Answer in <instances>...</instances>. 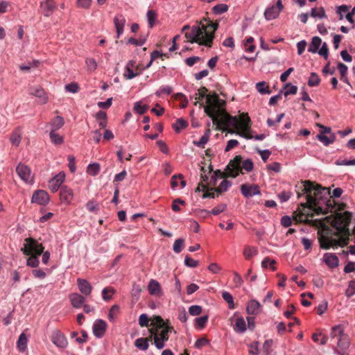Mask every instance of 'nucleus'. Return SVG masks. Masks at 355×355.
I'll list each match as a JSON object with an SVG mask.
<instances>
[{
    "label": "nucleus",
    "mask_w": 355,
    "mask_h": 355,
    "mask_svg": "<svg viewBox=\"0 0 355 355\" xmlns=\"http://www.w3.org/2000/svg\"><path fill=\"white\" fill-rule=\"evenodd\" d=\"M286 89L284 91V94L287 96L291 94H295L297 92V87L295 85H291L290 83H287L285 85Z\"/></svg>",
    "instance_id": "nucleus-50"
},
{
    "label": "nucleus",
    "mask_w": 355,
    "mask_h": 355,
    "mask_svg": "<svg viewBox=\"0 0 355 355\" xmlns=\"http://www.w3.org/2000/svg\"><path fill=\"white\" fill-rule=\"evenodd\" d=\"M226 207H227L226 204H220V205H217L216 207H215L214 208H213L210 211L203 209V210H202V212H205L207 214H211L213 215H218L219 214L224 211L225 210Z\"/></svg>",
    "instance_id": "nucleus-37"
},
{
    "label": "nucleus",
    "mask_w": 355,
    "mask_h": 355,
    "mask_svg": "<svg viewBox=\"0 0 355 355\" xmlns=\"http://www.w3.org/2000/svg\"><path fill=\"white\" fill-rule=\"evenodd\" d=\"M184 264L190 268H196L198 265V261L192 259L189 256H186L184 259Z\"/></svg>",
    "instance_id": "nucleus-59"
},
{
    "label": "nucleus",
    "mask_w": 355,
    "mask_h": 355,
    "mask_svg": "<svg viewBox=\"0 0 355 355\" xmlns=\"http://www.w3.org/2000/svg\"><path fill=\"white\" fill-rule=\"evenodd\" d=\"M146 17H147L149 27L153 28L155 24L156 18H157V15H156L155 12L153 10H149L147 12Z\"/></svg>",
    "instance_id": "nucleus-45"
},
{
    "label": "nucleus",
    "mask_w": 355,
    "mask_h": 355,
    "mask_svg": "<svg viewBox=\"0 0 355 355\" xmlns=\"http://www.w3.org/2000/svg\"><path fill=\"white\" fill-rule=\"evenodd\" d=\"M69 298L72 306L75 309L81 308L85 302V297L78 293L70 294Z\"/></svg>",
    "instance_id": "nucleus-20"
},
{
    "label": "nucleus",
    "mask_w": 355,
    "mask_h": 355,
    "mask_svg": "<svg viewBox=\"0 0 355 355\" xmlns=\"http://www.w3.org/2000/svg\"><path fill=\"white\" fill-rule=\"evenodd\" d=\"M44 16L49 17L55 10V3L53 0H46L40 5Z\"/></svg>",
    "instance_id": "nucleus-23"
},
{
    "label": "nucleus",
    "mask_w": 355,
    "mask_h": 355,
    "mask_svg": "<svg viewBox=\"0 0 355 355\" xmlns=\"http://www.w3.org/2000/svg\"><path fill=\"white\" fill-rule=\"evenodd\" d=\"M352 214L349 211L331 214L324 218L315 220L318 226L320 247L329 249L335 246L345 247L349 243L350 232L348 225Z\"/></svg>",
    "instance_id": "nucleus-1"
},
{
    "label": "nucleus",
    "mask_w": 355,
    "mask_h": 355,
    "mask_svg": "<svg viewBox=\"0 0 355 355\" xmlns=\"http://www.w3.org/2000/svg\"><path fill=\"white\" fill-rule=\"evenodd\" d=\"M317 53L322 56L326 60H327L329 58V49L327 44L324 42L322 45V47L318 50Z\"/></svg>",
    "instance_id": "nucleus-53"
},
{
    "label": "nucleus",
    "mask_w": 355,
    "mask_h": 355,
    "mask_svg": "<svg viewBox=\"0 0 355 355\" xmlns=\"http://www.w3.org/2000/svg\"><path fill=\"white\" fill-rule=\"evenodd\" d=\"M100 171V165L98 163L89 164L87 168L88 174L92 176L96 175Z\"/></svg>",
    "instance_id": "nucleus-41"
},
{
    "label": "nucleus",
    "mask_w": 355,
    "mask_h": 355,
    "mask_svg": "<svg viewBox=\"0 0 355 355\" xmlns=\"http://www.w3.org/2000/svg\"><path fill=\"white\" fill-rule=\"evenodd\" d=\"M138 75H139V73L134 72L132 69L125 68V69H124L123 76L128 80H131V79L135 78L136 76H137Z\"/></svg>",
    "instance_id": "nucleus-61"
},
{
    "label": "nucleus",
    "mask_w": 355,
    "mask_h": 355,
    "mask_svg": "<svg viewBox=\"0 0 355 355\" xmlns=\"http://www.w3.org/2000/svg\"><path fill=\"white\" fill-rule=\"evenodd\" d=\"M30 94L40 98L42 103H46L48 101V97L44 90L40 87L31 88Z\"/></svg>",
    "instance_id": "nucleus-26"
},
{
    "label": "nucleus",
    "mask_w": 355,
    "mask_h": 355,
    "mask_svg": "<svg viewBox=\"0 0 355 355\" xmlns=\"http://www.w3.org/2000/svg\"><path fill=\"white\" fill-rule=\"evenodd\" d=\"M228 10V6L225 3L217 4L212 8V12L214 15H221Z\"/></svg>",
    "instance_id": "nucleus-43"
},
{
    "label": "nucleus",
    "mask_w": 355,
    "mask_h": 355,
    "mask_svg": "<svg viewBox=\"0 0 355 355\" xmlns=\"http://www.w3.org/2000/svg\"><path fill=\"white\" fill-rule=\"evenodd\" d=\"M254 168V164L252 159H247L242 162V157L241 155H236L234 158L230 160V163L226 167L225 174L228 177L236 178L241 170L244 169L247 172H250Z\"/></svg>",
    "instance_id": "nucleus-5"
},
{
    "label": "nucleus",
    "mask_w": 355,
    "mask_h": 355,
    "mask_svg": "<svg viewBox=\"0 0 355 355\" xmlns=\"http://www.w3.org/2000/svg\"><path fill=\"white\" fill-rule=\"evenodd\" d=\"M218 26V23L210 21L207 24L200 22L196 26H193L190 31L185 33V37L191 43H198L200 45L211 47Z\"/></svg>",
    "instance_id": "nucleus-3"
},
{
    "label": "nucleus",
    "mask_w": 355,
    "mask_h": 355,
    "mask_svg": "<svg viewBox=\"0 0 355 355\" xmlns=\"http://www.w3.org/2000/svg\"><path fill=\"white\" fill-rule=\"evenodd\" d=\"M241 192L245 198H251L261 194L259 187L257 184H243L241 186Z\"/></svg>",
    "instance_id": "nucleus-12"
},
{
    "label": "nucleus",
    "mask_w": 355,
    "mask_h": 355,
    "mask_svg": "<svg viewBox=\"0 0 355 355\" xmlns=\"http://www.w3.org/2000/svg\"><path fill=\"white\" fill-rule=\"evenodd\" d=\"M208 321V315H202L196 318L194 320V326L196 328L201 329H203Z\"/></svg>",
    "instance_id": "nucleus-34"
},
{
    "label": "nucleus",
    "mask_w": 355,
    "mask_h": 355,
    "mask_svg": "<svg viewBox=\"0 0 355 355\" xmlns=\"http://www.w3.org/2000/svg\"><path fill=\"white\" fill-rule=\"evenodd\" d=\"M291 196V193L290 191H282L278 193L277 197L281 202H285L288 201Z\"/></svg>",
    "instance_id": "nucleus-62"
},
{
    "label": "nucleus",
    "mask_w": 355,
    "mask_h": 355,
    "mask_svg": "<svg viewBox=\"0 0 355 355\" xmlns=\"http://www.w3.org/2000/svg\"><path fill=\"white\" fill-rule=\"evenodd\" d=\"M64 123V119L62 116H55L49 122L50 132H56L63 126Z\"/></svg>",
    "instance_id": "nucleus-25"
},
{
    "label": "nucleus",
    "mask_w": 355,
    "mask_h": 355,
    "mask_svg": "<svg viewBox=\"0 0 355 355\" xmlns=\"http://www.w3.org/2000/svg\"><path fill=\"white\" fill-rule=\"evenodd\" d=\"M187 125V123L183 119H178L176 122L173 125V128L175 132H178L182 129L186 128Z\"/></svg>",
    "instance_id": "nucleus-46"
},
{
    "label": "nucleus",
    "mask_w": 355,
    "mask_h": 355,
    "mask_svg": "<svg viewBox=\"0 0 355 355\" xmlns=\"http://www.w3.org/2000/svg\"><path fill=\"white\" fill-rule=\"evenodd\" d=\"M220 116H224V123L228 126H232L237 128L239 125V121L236 116H232L227 114L223 110L220 109V111L216 114L214 119H212L214 121L218 120Z\"/></svg>",
    "instance_id": "nucleus-16"
},
{
    "label": "nucleus",
    "mask_w": 355,
    "mask_h": 355,
    "mask_svg": "<svg viewBox=\"0 0 355 355\" xmlns=\"http://www.w3.org/2000/svg\"><path fill=\"white\" fill-rule=\"evenodd\" d=\"M184 240L183 239H178L175 241L173 246V250L175 253H180L183 247Z\"/></svg>",
    "instance_id": "nucleus-52"
},
{
    "label": "nucleus",
    "mask_w": 355,
    "mask_h": 355,
    "mask_svg": "<svg viewBox=\"0 0 355 355\" xmlns=\"http://www.w3.org/2000/svg\"><path fill=\"white\" fill-rule=\"evenodd\" d=\"M107 324L105 321L101 319L95 320L93 324V333L97 338H102L105 332Z\"/></svg>",
    "instance_id": "nucleus-17"
},
{
    "label": "nucleus",
    "mask_w": 355,
    "mask_h": 355,
    "mask_svg": "<svg viewBox=\"0 0 355 355\" xmlns=\"http://www.w3.org/2000/svg\"><path fill=\"white\" fill-rule=\"evenodd\" d=\"M347 297H350L355 295V279L349 282L348 287L345 291Z\"/></svg>",
    "instance_id": "nucleus-51"
},
{
    "label": "nucleus",
    "mask_w": 355,
    "mask_h": 355,
    "mask_svg": "<svg viewBox=\"0 0 355 355\" xmlns=\"http://www.w3.org/2000/svg\"><path fill=\"white\" fill-rule=\"evenodd\" d=\"M321 38L318 36H314L312 38L311 42L308 48V51L313 53H317L320 46L321 45Z\"/></svg>",
    "instance_id": "nucleus-28"
},
{
    "label": "nucleus",
    "mask_w": 355,
    "mask_h": 355,
    "mask_svg": "<svg viewBox=\"0 0 355 355\" xmlns=\"http://www.w3.org/2000/svg\"><path fill=\"white\" fill-rule=\"evenodd\" d=\"M210 136V130H207L205 134L200 137L198 141H194L193 145L200 148H204L205 144L208 142Z\"/></svg>",
    "instance_id": "nucleus-29"
},
{
    "label": "nucleus",
    "mask_w": 355,
    "mask_h": 355,
    "mask_svg": "<svg viewBox=\"0 0 355 355\" xmlns=\"http://www.w3.org/2000/svg\"><path fill=\"white\" fill-rule=\"evenodd\" d=\"M255 87L261 94H270L271 93V91L268 87L266 86V83L264 81L257 83Z\"/></svg>",
    "instance_id": "nucleus-35"
},
{
    "label": "nucleus",
    "mask_w": 355,
    "mask_h": 355,
    "mask_svg": "<svg viewBox=\"0 0 355 355\" xmlns=\"http://www.w3.org/2000/svg\"><path fill=\"white\" fill-rule=\"evenodd\" d=\"M21 135L19 131H15L10 136V141L15 146H18L21 143Z\"/></svg>",
    "instance_id": "nucleus-44"
},
{
    "label": "nucleus",
    "mask_w": 355,
    "mask_h": 355,
    "mask_svg": "<svg viewBox=\"0 0 355 355\" xmlns=\"http://www.w3.org/2000/svg\"><path fill=\"white\" fill-rule=\"evenodd\" d=\"M209 343V341L207 339H206L205 338H201L198 339L195 342L194 347L196 349H200L202 347L208 345Z\"/></svg>",
    "instance_id": "nucleus-64"
},
{
    "label": "nucleus",
    "mask_w": 355,
    "mask_h": 355,
    "mask_svg": "<svg viewBox=\"0 0 355 355\" xmlns=\"http://www.w3.org/2000/svg\"><path fill=\"white\" fill-rule=\"evenodd\" d=\"M239 125L242 130H248L251 126V121L250 118L243 115L241 118L240 122L239 123Z\"/></svg>",
    "instance_id": "nucleus-33"
},
{
    "label": "nucleus",
    "mask_w": 355,
    "mask_h": 355,
    "mask_svg": "<svg viewBox=\"0 0 355 355\" xmlns=\"http://www.w3.org/2000/svg\"><path fill=\"white\" fill-rule=\"evenodd\" d=\"M275 261L274 259H270L266 257L262 261L261 266L263 268H270L272 270H275Z\"/></svg>",
    "instance_id": "nucleus-54"
},
{
    "label": "nucleus",
    "mask_w": 355,
    "mask_h": 355,
    "mask_svg": "<svg viewBox=\"0 0 355 355\" xmlns=\"http://www.w3.org/2000/svg\"><path fill=\"white\" fill-rule=\"evenodd\" d=\"M64 87H65V89L67 92L72 93V94L77 93L79 90V86L76 83L67 84Z\"/></svg>",
    "instance_id": "nucleus-56"
},
{
    "label": "nucleus",
    "mask_w": 355,
    "mask_h": 355,
    "mask_svg": "<svg viewBox=\"0 0 355 355\" xmlns=\"http://www.w3.org/2000/svg\"><path fill=\"white\" fill-rule=\"evenodd\" d=\"M208 270L213 274H218L222 270V268L216 263H211L208 266Z\"/></svg>",
    "instance_id": "nucleus-63"
},
{
    "label": "nucleus",
    "mask_w": 355,
    "mask_h": 355,
    "mask_svg": "<svg viewBox=\"0 0 355 355\" xmlns=\"http://www.w3.org/2000/svg\"><path fill=\"white\" fill-rule=\"evenodd\" d=\"M233 329L239 334H243L246 331V324L243 317L241 316L236 319Z\"/></svg>",
    "instance_id": "nucleus-27"
},
{
    "label": "nucleus",
    "mask_w": 355,
    "mask_h": 355,
    "mask_svg": "<svg viewBox=\"0 0 355 355\" xmlns=\"http://www.w3.org/2000/svg\"><path fill=\"white\" fill-rule=\"evenodd\" d=\"M27 341L28 339L25 334L22 333L21 334H20L19 339L17 340V347L19 348V351L23 352L26 349Z\"/></svg>",
    "instance_id": "nucleus-38"
},
{
    "label": "nucleus",
    "mask_w": 355,
    "mask_h": 355,
    "mask_svg": "<svg viewBox=\"0 0 355 355\" xmlns=\"http://www.w3.org/2000/svg\"><path fill=\"white\" fill-rule=\"evenodd\" d=\"M135 345L137 348L146 351L149 347L148 340L145 338H139L135 341Z\"/></svg>",
    "instance_id": "nucleus-30"
},
{
    "label": "nucleus",
    "mask_w": 355,
    "mask_h": 355,
    "mask_svg": "<svg viewBox=\"0 0 355 355\" xmlns=\"http://www.w3.org/2000/svg\"><path fill=\"white\" fill-rule=\"evenodd\" d=\"M311 16L314 18L319 19H325L327 18V15L324 8L320 7L318 9L312 8L311 10Z\"/></svg>",
    "instance_id": "nucleus-31"
},
{
    "label": "nucleus",
    "mask_w": 355,
    "mask_h": 355,
    "mask_svg": "<svg viewBox=\"0 0 355 355\" xmlns=\"http://www.w3.org/2000/svg\"><path fill=\"white\" fill-rule=\"evenodd\" d=\"M31 202L40 205H46L49 202V194L44 190H37L33 194Z\"/></svg>",
    "instance_id": "nucleus-13"
},
{
    "label": "nucleus",
    "mask_w": 355,
    "mask_h": 355,
    "mask_svg": "<svg viewBox=\"0 0 355 355\" xmlns=\"http://www.w3.org/2000/svg\"><path fill=\"white\" fill-rule=\"evenodd\" d=\"M114 24L117 33L116 38H119L123 33L125 19L122 15H118L114 19Z\"/></svg>",
    "instance_id": "nucleus-22"
},
{
    "label": "nucleus",
    "mask_w": 355,
    "mask_h": 355,
    "mask_svg": "<svg viewBox=\"0 0 355 355\" xmlns=\"http://www.w3.org/2000/svg\"><path fill=\"white\" fill-rule=\"evenodd\" d=\"M119 312V306L116 304L113 305L108 313V319L111 322H114L116 316L118 315Z\"/></svg>",
    "instance_id": "nucleus-47"
},
{
    "label": "nucleus",
    "mask_w": 355,
    "mask_h": 355,
    "mask_svg": "<svg viewBox=\"0 0 355 355\" xmlns=\"http://www.w3.org/2000/svg\"><path fill=\"white\" fill-rule=\"evenodd\" d=\"M222 297L228 304L230 309L235 308L233 297L228 291H223Z\"/></svg>",
    "instance_id": "nucleus-36"
},
{
    "label": "nucleus",
    "mask_w": 355,
    "mask_h": 355,
    "mask_svg": "<svg viewBox=\"0 0 355 355\" xmlns=\"http://www.w3.org/2000/svg\"><path fill=\"white\" fill-rule=\"evenodd\" d=\"M64 180L65 173L64 172H60L58 174L55 175L49 181V187L50 190L53 193L56 192L61 187V184L64 182Z\"/></svg>",
    "instance_id": "nucleus-14"
},
{
    "label": "nucleus",
    "mask_w": 355,
    "mask_h": 355,
    "mask_svg": "<svg viewBox=\"0 0 355 355\" xmlns=\"http://www.w3.org/2000/svg\"><path fill=\"white\" fill-rule=\"evenodd\" d=\"M49 137L51 141L55 145H60L64 141L63 137L56 133V132H50Z\"/></svg>",
    "instance_id": "nucleus-42"
},
{
    "label": "nucleus",
    "mask_w": 355,
    "mask_h": 355,
    "mask_svg": "<svg viewBox=\"0 0 355 355\" xmlns=\"http://www.w3.org/2000/svg\"><path fill=\"white\" fill-rule=\"evenodd\" d=\"M207 89L206 87H202L196 95H198V99L205 97L206 103L208 104L205 107V112L211 119H214L216 114L220 111V100L218 95L215 94L214 95L207 94Z\"/></svg>",
    "instance_id": "nucleus-6"
},
{
    "label": "nucleus",
    "mask_w": 355,
    "mask_h": 355,
    "mask_svg": "<svg viewBox=\"0 0 355 355\" xmlns=\"http://www.w3.org/2000/svg\"><path fill=\"white\" fill-rule=\"evenodd\" d=\"M148 109V106L146 105H142L140 101L136 102L135 103L134 110L139 114H144Z\"/></svg>",
    "instance_id": "nucleus-48"
},
{
    "label": "nucleus",
    "mask_w": 355,
    "mask_h": 355,
    "mask_svg": "<svg viewBox=\"0 0 355 355\" xmlns=\"http://www.w3.org/2000/svg\"><path fill=\"white\" fill-rule=\"evenodd\" d=\"M302 193L297 192V197L305 195L306 204L311 207L317 214H327L331 207L330 200L328 199L330 195L329 189L321 186H315L310 181H304L302 184Z\"/></svg>",
    "instance_id": "nucleus-2"
},
{
    "label": "nucleus",
    "mask_w": 355,
    "mask_h": 355,
    "mask_svg": "<svg viewBox=\"0 0 355 355\" xmlns=\"http://www.w3.org/2000/svg\"><path fill=\"white\" fill-rule=\"evenodd\" d=\"M114 293L115 290L112 287H105L102 290V298L104 301L108 302Z\"/></svg>",
    "instance_id": "nucleus-32"
},
{
    "label": "nucleus",
    "mask_w": 355,
    "mask_h": 355,
    "mask_svg": "<svg viewBox=\"0 0 355 355\" xmlns=\"http://www.w3.org/2000/svg\"><path fill=\"white\" fill-rule=\"evenodd\" d=\"M77 286L82 295L87 297L91 295L93 288L87 280L78 278L77 279Z\"/></svg>",
    "instance_id": "nucleus-15"
},
{
    "label": "nucleus",
    "mask_w": 355,
    "mask_h": 355,
    "mask_svg": "<svg viewBox=\"0 0 355 355\" xmlns=\"http://www.w3.org/2000/svg\"><path fill=\"white\" fill-rule=\"evenodd\" d=\"M232 186V182L229 180H223L220 184L218 185V187L217 188L215 189V191L217 192V193H223V192H225L226 191H227V189Z\"/></svg>",
    "instance_id": "nucleus-40"
},
{
    "label": "nucleus",
    "mask_w": 355,
    "mask_h": 355,
    "mask_svg": "<svg viewBox=\"0 0 355 355\" xmlns=\"http://www.w3.org/2000/svg\"><path fill=\"white\" fill-rule=\"evenodd\" d=\"M320 83V78L317 73L311 72L308 80V85L310 87L318 86Z\"/></svg>",
    "instance_id": "nucleus-39"
},
{
    "label": "nucleus",
    "mask_w": 355,
    "mask_h": 355,
    "mask_svg": "<svg viewBox=\"0 0 355 355\" xmlns=\"http://www.w3.org/2000/svg\"><path fill=\"white\" fill-rule=\"evenodd\" d=\"M283 8L282 0H277L276 5H272L266 9L264 12L266 19L270 21L277 18Z\"/></svg>",
    "instance_id": "nucleus-9"
},
{
    "label": "nucleus",
    "mask_w": 355,
    "mask_h": 355,
    "mask_svg": "<svg viewBox=\"0 0 355 355\" xmlns=\"http://www.w3.org/2000/svg\"><path fill=\"white\" fill-rule=\"evenodd\" d=\"M154 323L155 324V329H161L168 326L160 316H155L154 318Z\"/></svg>",
    "instance_id": "nucleus-58"
},
{
    "label": "nucleus",
    "mask_w": 355,
    "mask_h": 355,
    "mask_svg": "<svg viewBox=\"0 0 355 355\" xmlns=\"http://www.w3.org/2000/svg\"><path fill=\"white\" fill-rule=\"evenodd\" d=\"M323 261L330 268H335L339 265L338 257L333 253H325L323 256Z\"/></svg>",
    "instance_id": "nucleus-21"
},
{
    "label": "nucleus",
    "mask_w": 355,
    "mask_h": 355,
    "mask_svg": "<svg viewBox=\"0 0 355 355\" xmlns=\"http://www.w3.org/2000/svg\"><path fill=\"white\" fill-rule=\"evenodd\" d=\"M331 340H336L338 347L342 350H345L349 347V336L344 332V327L341 324L334 326L330 332Z\"/></svg>",
    "instance_id": "nucleus-7"
},
{
    "label": "nucleus",
    "mask_w": 355,
    "mask_h": 355,
    "mask_svg": "<svg viewBox=\"0 0 355 355\" xmlns=\"http://www.w3.org/2000/svg\"><path fill=\"white\" fill-rule=\"evenodd\" d=\"M202 307L199 305H192L189 308V312L191 315L196 316L201 313Z\"/></svg>",
    "instance_id": "nucleus-57"
},
{
    "label": "nucleus",
    "mask_w": 355,
    "mask_h": 355,
    "mask_svg": "<svg viewBox=\"0 0 355 355\" xmlns=\"http://www.w3.org/2000/svg\"><path fill=\"white\" fill-rule=\"evenodd\" d=\"M85 62L88 68V70L91 71L96 70V69L97 68V62L94 58H87Z\"/></svg>",
    "instance_id": "nucleus-60"
},
{
    "label": "nucleus",
    "mask_w": 355,
    "mask_h": 355,
    "mask_svg": "<svg viewBox=\"0 0 355 355\" xmlns=\"http://www.w3.org/2000/svg\"><path fill=\"white\" fill-rule=\"evenodd\" d=\"M16 171L19 178L26 183H33V176L31 174L30 168L23 164H19L17 166Z\"/></svg>",
    "instance_id": "nucleus-10"
},
{
    "label": "nucleus",
    "mask_w": 355,
    "mask_h": 355,
    "mask_svg": "<svg viewBox=\"0 0 355 355\" xmlns=\"http://www.w3.org/2000/svg\"><path fill=\"white\" fill-rule=\"evenodd\" d=\"M51 341L59 348H65L68 345L65 336L58 329H55L52 331Z\"/></svg>",
    "instance_id": "nucleus-11"
},
{
    "label": "nucleus",
    "mask_w": 355,
    "mask_h": 355,
    "mask_svg": "<svg viewBox=\"0 0 355 355\" xmlns=\"http://www.w3.org/2000/svg\"><path fill=\"white\" fill-rule=\"evenodd\" d=\"M148 290L151 295L160 297L163 295L161 285L159 282L154 279L149 281L148 285Z\"/></svg>",
    "instance_id": "nucleus-19"
},
{
    "label": "nucleus",
    "mask_w": 355,
    "mask_h": 355,
    "mask_svg": "<svg viewBox=\"0 0 355 355\" xmlns=\"http://www.w3.org/2000/svg\"><path fill=\"white\" fill-rule=\"evenodd\" d=\"M172 331H173V327L169 325L161 329H150V332L154 336V344L158 349L164 347L165 342L169 338L168 334Z\"/></svg>",
    "instance_id": "nucleus-8"
},
{
    "label": "nucleus",
    "mask_w": 355,
    "mask_h": 355,
    "mask_svg": "<svg viewBox=\"0 0 355 355\" xmlns=\"http://www.w3.org/2000/svg\"><path fill=\"white\" fill-rule=\"evenodd\" d=\"M257 253V249L249 246L245 247L243 250V254L246 259H250V257L254 256Z\"/></svg>",
    "instance_id": "nucleus-55"
},
{
    "label": "nucleus",
    "mask_w": 355,
    "mask_h": 355,
    "mask_svg": "<svg viewBox=\"0 0 355 355\" xmlns=\"http://www.w3.org/2000/svg\"><path fill=\"white\" fill-rule=\"evenodd\" d=\"M44 248L37 240L31 237L25 239L21 251L25 255L30 256L26 261L27 266L32 268L39 266L38 257L42 254Z\"/></svg>",
    "instance_id": "nucleus-4"
},
{
    "label": "nucleus",
    "mask_w": 355,
    "mask_h": 355,
    "mask_svg": "<svg viewBox=\"0 0 355 355\" xmlns=\"http://www.w3.org/2000/svg\"><path fill=\"white\" fill-rule=\"evenodd\" d=\"M172 92V87L168 85L162 86L159 88L157 91L155 92V95L157 96H160L162 94H165L166 95L171 94Z\"/></svg>",
    "instance_id": "nucleus-49"
},
{
    "label": "nucleus",
    "mask_w": 355,
    "mask_h": 355,
    "mask_svg": "<svg viewBox=\"0 0 355 355\" xmlns=\"http://www.w3.org/2000/svg\"><path fill=\"white\" fill-rule=\"evenodd\" d=\"M60 200L62 203L69 204L73 198V193L71 188L67 186H62L60 192Z\"/></svg>",
    "instance_id": "nucleus-18"
},
{
    "label": "nucleus",
    "mask_w": 355,
    "mask_h": 355,
    "mask_svg": "<svg viewBox=\"0 0 355 355\" xmlns=\"http://www.w3.org/2000/svg\"><path fill=\"white\" fill-rule=\"evenodd\" d=\"M260 307L261 304L257 300H252L247 304L246 311L250 315H256L259 313Z\"/></svg>",
    "instance_id": "nucleus-24"
}]
</instances>
